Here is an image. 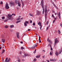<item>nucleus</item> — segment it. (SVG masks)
Wrapping results in <instances>:
<instances>
[{
    "mask_svg": "<svg viewBox=\"0 0 62 62\" xmlns=\"http://www.w3.org/2000/svg\"><path fill=\"white\" fill-rule=\"evenodd\" d=\"M44 2L43 0H42L41 1V5L43 9V14H44V11H45V9H44V5L43 4Z\"/></svg>",
    "mask_w": 62,
    "mask_h": 62,
    "instance_id": "nucleus-1",
    "label": "nucleus"
},
{
    "mask_svg": "<svg viewBox=\"0 0 62 62\" xmlns=\"http://www.w3.org/2000/svg\"><path fill=\"white\" fill-rule=\"evenodd\" d=\"M47 6H46L45 7V18L46 20L47 19Z\"/></svg>",
    "mask_w": 62,
    "mask_h": 62,
    "instance_id": "nucleus-2",
    "label": "nucleus"
},
{
    "mask_svg": "<svg viewBox=\"0 0 62 62\" xmlns=\"http://www.w3.org/2000/svg\"><path fill=\"white\" fill-rule=\"evenodd\" d=\"M62 52V50H61L58 53L57 51H56L55 53V54L56 55V56H58V54H61Z\"/></svg>",
    "mask_w": 62,
    "mask_h": 62,
    "instance_id": "nucleus-3",
    "label": "nucleus"
},
{
    "mask_svg": "<svg viewBox=\"0 0 62 62\" xmlns=\"http://www.w3.org/2000/svg\"><path fill=\"white\" fill-rule=\"evenodd\" d=\"M58 42V40L57 39V38H56L55 39V42H54V46H55L56 44V43Z\"/></svg>",
    "mask_w": 62,
    "mask_h": 62,
    "instance_id": "nucleus-4",
    "label": "nucleus"
},
{
    "mask_svg": "<svg viewBox=\"0 0 62 62\" xmlns=\"http://www.w3.org/2000/svg\"><path fill=\"white\" fill-rule=\"evenodd\" d=\"M5 8L6 9H8L9 8V6H8V3H6L5 5Z\"/></svg>",
    "mask_w": 62,
    "mask_h": 62,
    "instance_id": "nucleus-5",
    "label": "nucleus"
},
{
    "mask_svg": "<svg viewBox=\"0 0 62 62\" xmlns=\"http://www.w3.org/2000/svg\"><path fill=\"white\" fill-rule=\"evenodd\" d=\"M38 24V25H39L40 26H41L40 28V30H41V28H42V26L41 24V23H40V22H39Z\"/></svg>",
    "mask_w": 62,
    "mask_h": 62,
    "instance_id": "nucleus-6",
    "label": "nucleus"
},
{
    "mask_svg": "<svg viewBox=\"0 0 62 62\" xmlns=\"http://www.w3.org/2000/svg\"><path fill=\"white\" fill-rule=\"evenodd\" d=\"M37 44H35V45H34V46H33L32 47V49H34L35 48V47H37Z\"/></svg>",
    "mask_w": 62,
    "mask_h": 62,
    "instance_id": "nucleus-7",
    "label": "nucleus"
},
{
    "mask_svg": "<svg viewBox=\"0 0 62 62\" xmlns=\"http://www.w3.org/2000/svg\"><path fill=\"white\" fill-rule=\"evenodd\" d=\"M28 21H25V22L24 23V25L25 26H27V24L26 23H28Z\"/></svg>",
    "mask_w": 62,
    "mask_h": 62,
    "instance_id": "nucleus-8",
    "label": "nucleus"
},
{
    "mask_svg": "<svg viewBox=\"0 0 62 62\" xmlns=\"http://www.w3.org/2000/svg\"><path fill=\"white\" fill-rule=\"evenodd\" d=\"M10 4L11 6H13V5H14V3L13 2H10Z\"/></svg>",
    "mask_w": 62,
    "mask_h": 62,
    "instance_id": "nucleus-9",
    "label": "nucleus"
},
{
    "mask_svg": "<svg viewBox=\"0 0 62 62\" xmlns=\"http://www.w3.org/2000/svg\"><path fill=\"white\" fill-rule=\"evenodd\" d=\"M37 15H40V12L39 11H37Z\"/></svg>",
    "mask_w": 62,
    "mask_h": 62,
    "instance_id": "nucleus-10",
    "label": "nucleus"
},
{
    "mask_svg": "<svg viewBox=\"0 0 62 62\" xmlns=\"http://www.w3.org/2000/svg\"><path fill=\"white\" fill-rule=\"evenodd\" d=\"M12 15H11L10 14H8V16L9 17H10V18L8 17V19H9V20H10V18H11V17H12Z\"/></svg>",
    "mask_w": 62,
    "mask_h": 62,
    "instance_id": "nucleus-11",
    "label": "nucleus"
},
{
    "mask_svg": "<svg viewBox=\"0 0 62 62\" xmlns=\"http://www.w3.org/2000/svg\"><path fill=\"white\" fill-rule=\"evenodd\" d=\"M61 15V14L60 12H59V13L58 14V16L59 19L61 18V16H60V15Z\"/></svg>",
    "mask_w": 62,
    "mask_h": 62,
    "instance_id": "nucleus-12",
    "label": "nucleus"
},
{
    "mask_svg": "<svg viewBox=\"0 0 62 62\" xmlns=\"http://www.w3.org/2000/svg\"><path fill=\"white\" fill-rule=\"evenodd\" d=\"M56 60L55 59H53L52 60L51 59H50V61H56Z\"/></svg>",
    "mask_w": 62,
    "mask_h": 62,
    "instance_id": "nucleus-13",
    "label": "nucleus"
},
{
    "mask_svg": "<svg viewBox=\"0 0 62 62\" xmlns=\"http://www.w3.org/2000/svg\"><path fill=\"white\" fill-rule=\"evenodd\" d=\"M19 32H17L16 33V36L17 38L18 39H19Z\"/></svg>",
    "mask_w": 62,
    "mask_h": 62,
    "instance_id": "nucleus-14",
    "label": "nucleus"
},
{
    "mask_svg": "<svg viewBox=\"0 0 62 62\" xmlns=\"http://www.w3.org/2000/svg\"><path fill=\"white\" fill-rule=\"evenodd\" d=\"M27 56H28V54H24V55L23 56V57H26Z\"/></svg>",
    "mask_w": 62,
    "mask_h": 62,
    "instance_id": "nucleus-15",
    "label": "nucleus"
},
{
    "mask_svg": "<svg viewBox=\"0 0 62 62\" xmlns=\"http://www.w3.org/2000/svg\"><path fill=\"white\" fill-rule=\"evenodd\" d=\"M54 6V7H55V8H57V9H58V8H57V7H56V6H55V4H54H54H53Z\"/></svg>",
    "mask_w": 62,
    "mask_h": 62,
    "instance_id": "nucleus-16",
    "label": "nucleus"
},
{
    "mask_svg": "<svg viewBox=\"0 0 62 62\" xmlns=\"http://www.w3.org/2000/svg\"><path fill=\"white\" fill-rule=\"evenodd\" d=\"M54 6V7H55V8H57V9H58V8H57V7H56V6H55V4H54H54H53Z\"/></svg>",
    "mask_w": 62,
    "mask_h": 62,
    "instance_id": "nucleus-17",
    "label": "nucleus"
},
{
    "mask_svg": "<svg viewBox=\"0 0 62 62\" xmlns=\"http://www.w3.org/2000/svg\"><path fill=\"white\" fill-rule=\"evenodd\" d=\"M5 52V50L4 49H3L2 52L1 53V54H3V53H4V52Z\"/></svg>",
    "mask_w": 62,
    "mask_h": 62,
    "instance_id": "nucleus-18",
    "label": "nucleus"
},
{
    "mask_svg": "<svg viewBox=\"0 0 62 62\" xmlns=\"http://www.w3.org/2000/svg\"><path fill=\"white\" fill-rule=\"evenodd\" d=\"M15 3L16 4H18L19 3V2H18V1L16 0L15 1Z\"/></svg>",
    "mask_w": 62,
    "mask_h": 62,
    "instance_id": "nucleus-19",
    "label": "nucleus"
},
{
    "mask_svg": "<svg viewBox=\"0 0 62 62\" xmlns=\"http://www.w3.org/2000/svg\"><path fill=\"white\" fill-rule=\"evenodd\" d=\"M40 55H37L36 56V58H39V57H40Z\"/></svg>",
    "mask_w": 62,
    "mask_h": 62,
    "instance_id": "nucleus-20",
    "label": "nucleus"
},
{
    "mask_svg": "<svg viewBox=\"0 0 62 62\" xmlns=\"http://www.w3.org/2000/svg\"><path fill=\"white\" fill-rule=\"evenodd\" d=\"M1 40L2 41V42H3V43H4L5 42V40L4 39H2Z\"/></svg>",
    "mask_w": 62,
    "mask_h": 62,
    "instance_id": "nucleus-21",
    "label": "nucleus"
},
{
    "mask_svg": "<svg viewBox=\"0 0 62 62\" xmlns=\"http://www.w3.org/2000/svg\"><path fill=\"white\" fill-rule=\"evenodd\" d=\"M23 0H21V1L22 3V8H23V6H24V5L23 4V1H22Z\"/></svg>",
    "mask_w": 62,
    "mask_h": 62,
    "instance_id": "nucleus-22",
    "label": "nucleus"
},
{
    "mask_svg": "<svg viewBox=\"0 0 62 62\" xmlns=\"http://www.w3.org/2000/svg\"><path fill=\"white\" fill-rule=\"evenodd\" d=\"M18 59H17V61L18 62H20V58L18 57Z\"/></svg>",
    "mask_w": 62,
    "mask_h": 62,
    "instance_id": "nucleus-23",
    "label": "nucleus"
},
{
    "mask_svg": "<svg viewBox=\"0 0 62 62\" xmlns=\"http://www.w3.org/2000/svg\"><path fill=\"white\" fill-rule=\"evenodd\" d=\"M58 34H60L61 33V32H60V30H58Z\"/></svg>",
    "mask_w": 62,
    "mask_h": 62,
    "instance_id": "nucleus-24",
    "label": "nucleus"
},
{
    "mask_svg": "<svg viewBox=\"0 0 62 62\" xmlns=\"http://www.w3.org/2000/svg\"><path fill=\"white\" fill-rule=\"evenodd\" d=\"M39 42H41V40H40V37L39 36Z\"/></svg>",
    "mask_w": 62,
    "mask_h": 62,
    "instance_id": "nucleus-25",
    "label": "nucleus"
},
{
    "mask_svg": "<svg viewBox=\"0 0 62 62\" xmlns=\"http://www.w3.org/2000/svg\"><path fill=\"white\" fill-rule=\"evenodd\" d=\"M50 25H49V26L47 27V28H46V30H48V28H49V27H50Z\"/></svg>",
    "mask_w": 62,
    "mask_h": 62,
    "instance_id": "nucleus-26",
    "label": "nucleus"
},
{
    "mask_svg": "<svg viewBox=\"0 0 62 62\" xmlns=\"http://www.w3.org/2000/svg\"><path fill=\"white\" fill-rule=\"evenodd\" d=\"M10 58H9L8 59L7 61V62H9L10 61Z\"/></svg>",
    "mask_w": 62,
    "mask_h": 62,
    "instance_id": "nucleus-27",
    "label": "nucleus"
},
{
    "mask_svg": "<svg viewBox=\"0 0 62 62\" xmlns=\"http://www.w3.org/2000/svg\"><path fill=\"white\" fill-rule=\"evenodd\" d=\"M21 4H19V3H18V6H19V7H21Z\"/></svg>",
    "mask_w": 62,
    "mask_h": 62,
    "instance_id": "nucleus-28",
    "label": "nucleus"
},
{
    "mask_svg": "<svg viewBox=\"0 0 62 62\" xmlns=\"http://www.w3.org/2000/svg\"><path fill=\"white\" fill-rule=\"evenodd\" d=\"M29 15L31 16H33V14H31V13H30Z\"/></svg>",
    "mask_w": 62,
    "mask_h": 62,
    "instance_id": "nucleus-29",
    "label": "nucleus"
},
{
    "mask_svg": "<svg viewBox=\"0 0 62 62\" xmlns=\"http://www.w3.org/2000/svg\"><path fill=\"white\" fill-rule=\"evenodd\" d=\"M53 54V52L52 51L50 52V55H52V54Z\"/></svg>",
    "mask_w": 62,
    "mask_h": 62,
    "instance_id": "nucleus-30",
    "label": "nucleus"
},
{
    "mask_svg": "<svg viewBox=\"0 0 62 62\" xmlns=\"http://www.w3.org/2000/svg\"><path fill=\"white\" fill-rule=\"evenodd\" d=\"M21 22V20H19V21H18L16 22V23H18L20 22Z\"/></svg>",
    "mask_w": 62,
    "mask_h": 62,
    "instance_id": "nucleus-31",
    "label": "nucleus"
},
{
    "mask_svg": "<svg viewBox=\"0 0 62 62\" xmlns=\"http://www.w3.org/2000/svg\"><path fill=\"white\" fill-rule=\"evenodd\" d=\"M14 27V25H12L10 26V28H12V27Z\"/></svg>",
    "mask_w": 62,
    "mask_h": 62,
    "instance_id": "nucleus-32",
    "label": "nucleus"
},
{
    "mask_svg": "<svg viewBox=\"0 0 62 62\" xmlns=\"http://www.w3.org/2000/svg\"><path fill=\"white\" fill-rule=\"evenodd\" d=\"M47 41L48 42H50L51 41V40H49V39L48 38L47 39Z\"/></svg>",
    "mask_w": 62,
    "mask_h": 62,
    "instance_id": "nucleus-33",
    "label": "nucleus"
},
{
    "mask_svg": "<svg viewBox=\"0 0 62 62\" xmlns=\"http://www.w3.org/2000/svg\"><path fill=\"white\" fill-rule=\"evenodd\" d=\"M8 27V26L7 25H6L5 26V28H7Z\"/></svg>",
    "mask_w": 62,
    "mask_h": 62,
    "instance_id": "nucleus-34",
    "label": "nucleus"
},
{
    "mask_svg": "<svg viewBox=\"0 0 62 62\" xmlns=\"http://www.w3.org/2000/svg\"><path fill=\"white\" fill-rule=\"evenodd\" d=\"M8 58H6V60H5V61L6 62L7 61V60H8Z\"/></svg>",
    "mask_w": 62,
    "mask_h": 62,
    "instance_id": "nucleus-35",
    "label": "nucleus"
},
{
    "mask_svg": "<svg viewBox=\"0 0 62 62\" xmlns=\"http://www.w3.org/2000/svg\"><path fill=\"white\" fill-rule=\"evenodd\" d=\"M33 61V62H36V59H34Z\"/></svg>",
    "mask_w": 62,
    "mask_h": 62,
    "instance_id": "nucleus-36",
    "label": "nucleus"
},
{
    "mask_svg": "<svg viewBox=\"0 0 62 62\" xmlns=\"http://www.w3.org/2000/svg\"><path fill=\"white\" fill-rule=\"evenodd\" d=\"M5 18V17L4 16H3L2 17V20H4Z\"/></svg>",
    "mask_w": 62,
    "mask_h": 62,
    "instance_id": "nucleus-37",
    "label": "nucleus"
},
{
    "mask_svg": "<svg viewBox=\"0 0 62 62\" xmlns=\"http://www.w3.org/2000/svg\"><path fill=\"white\" fill-rule=\"evenodd\" d=\"M3 4V2L1 1L0 2V5H1V4Z\"/></svg>",
    "mask_w": 62,
    "mask_h": 62,
    "instance_id": "nucleus-38",
    "label": "nucleus"
},
{
    "mask_svg": "<svg viewBox=\"0 0 62 62\" xmlns=\"http://www.w3.org/2000/svg\"><path fill=\"white\" fill-rule=\"evenodd\" d=\"M55 20H54L53 21V23H55Z\"/></svg>",
    "mask_w": 62,
    "mask_h": 62,
    "instance_id": "nucleus-39",
    "label": "nucleus"
},
{
    "mask_svg": "<svg viewBox=\"0 0 62 62\" xmlns=\"http://www.w3.org/2000/svg\"><path fill=\"white\" fill-rule=\"evenodd\" d=\"M1 45V47H2V48H3V47H4H4H5V45H4L3 44L2 45Z\"/></svg>",
    "mask_w": 62,
    "mask_h": 62,
    "instance_id": "nucleus-40",
    "label": "nucleus"
},
{
    "mask_svg": "<svg viewBox=\"0 0 62 62\" xmlns=\"http://www.w3.org/2000/svg\"><path fill=\"white\" fill-rule=\"evenodd\" d=\"M48 47H49V46H50L51 47V44H49V45L48 46Z\"/></svg>",
    "mask_w": 62,
    "mask_h": 62,
    "instance_id": "nucleus-41",
    "label": "nucleus"
},
{
    "mask_svg": "<svg viewBox=\"0 0 62 62\" xmlns=\"http://www.w3.org/2000/svg\"><path fill=\"white\" fill-rule=\"evenodd\" d=\"M20 20V18H18L16 19V20Z\"/></svg>",
    "mask_w": 62,
    "mask_h": 62,
    "instance_id": "nucleus-42",
    "label": "nucleus"
},
{
    "mask_svg": "<svg viewBox=\"0 0 62 62\" xmlns=\"http://www.w3.org/2000/svg\"><path fill=\"white\" fill-rule=\"evenodd\" d=\"M21 49L22 50H23V49H24V48H23V47H21Z\"/></svg>",
    "mask_w": 62,
    "mask_h": 62,
    "instance_id": "nucleus-43",
    "label": "nucleus"
},
{
    "mask_svg": "<svg viewBox=\"0 0 62 62\" xmlns=\"http://www.w3.org/2000/svg\"><path fill=\"white\" fill-rule=\"evenodd\" d=\"M50 48H51V51H52L53 50V48H52L51 46Z\"/></svg>",
    "mask_w": 62,
    "mask_h": 62,
    "instance_id": "nucleus-44",
    "label": "nucleus"
},
{
    "mask_svg": "<svg viewBox=\"0 0 62 62\" xmlns=\"http://www.w3.org/2000/svg\"><path fill=\"white\" fill-rule=\"evenodd\" d=\"M22 61H23V62L24 61H25V60H24L23 59H22Z\"/></svg>",
    "mask_w": 62,
    "mask_h": 62,
    "instance_id": "nucleus-45",
    "label": "nucleus"
},
{
    "mask_svg": "<svg viewBox=\"0 0 62 62\" xmlns=\"http://www.w3.org/2000/svg\"><path fill=\"white\" fill-rule=\"evenodd\" d=\"M33 25H35V23H34V22L33 23Z\"/></svg>",
    "mask_w": 62,
    "mask_h": 62,
    "instance_id": "nucleus-46",
    "label": "nucleus"
},
{
    "mask_svg": "<svg viewBox=\"0 0 62 62\" xmlns=\"http://www.w3.org/2000/svg\"><path fill=\"white\" fill-rule=\"evenodd\" d=\"M46 24L47 25V24H48V23H49V22L48 21H47L46 23Z\"/></svg>",
    "mask_w": 62,
    "mask_h": 62,
    "instance_id": "nucleus-47",
    "label": "nucleus"
},
{
    "mask_svg": "<svg viewBox=\"0 0 62 62\" xmlns=\"http://www.w3.org/2000/svg\"><path fill=\"white\" fill-rule=\"evenodd\" d=\"M30 23H32V20H30Z\"/></svg>",
    "mask_w": 62,
    "mask_h": 62,
    "instance_id": "nucleus-48",
    "label": "nucleus"
},
{
    "mask_svg": "<svg viewBox=\"0 0 62 62\" xmlns=\"http://www.w3.org/2000/svg\"><path fill=\"white\" fill-rule=\"evenodd\" d=\"M60 26L61 27H62V24L61 23L60 24Z\"/></svg>",
    "mask_w": 62,
    "mask_h": 62,
    "instance_id": "nucleus-49",
    "label": "nucleus"
},
{
    "mask_svg": "<svg viewBox=\"0 0 62 62\" xmlns=\"http://www.w3.org/2000/svg\"><path fill=\"white\" fill-rule=\"evenodd\" d=\"M12 16L13 15H14V16H15V15L14 14H12Z\"/></svg>",
    "mask_w": 62,
    "mask_h": 62,
    "instance_id": "nucleus-50",
    "label": "nucleus"
},
{
    "mask_svg": "<svg viewBox=\"0 0 62 62\" xmlns=\"http://www.w3.org/2000/svg\"><path fill=\"white\" fill-rule=\"evenodd\" d=\"M10 31H13V30H11L10 29Z\"/></svg>",
    "mask_w": 62,
    "mask_h": 62,
    "instance_id": "nucleus-51",
    "label": "nucleus"
},
{
    "mask_svg": "<svg viewBox=\"0 0 62 62\" xmlns=\"http://www.w3.org/2000/svg\"><path fill=\"white\" fill-rule=\"evenodd\" d=\"M54 16V14H53L52 16V17H53Z\"/></svg>",
    "mask_w": 62,
    "mask_h": 62,
    "instance_id": "nucleus-52",
    "label": "nucleus"
},
{
    "mask_svg": "<svg viewBox=\"0 0 62 62\" xmlns=\"http://www.w3.org/2000/svg\"><path fill=\"white\" fill-rule=\"evenodd\" d=\"M49 43L51 44H52V42L51 41H50V42H49Z\"/></svg>",
    "mask_w": 62,
    "mask_h": 62,
    "instance_id": "nucleus-53",
    "label": "nucleus"
},
{
    "mask_svg": "<svg viewBox=\"0 0 62 62\" xmlns=\"http://www.w3.org/2000/svg\"><path fill=\"white\" fill-rule=\"evenodd\" d=\"M36 53V52L35 51H34V54H35V53Z\"/></svg>",
    "mask_w": 62,
    "mask_h": 62,
    "instance_id": "nucleus-54",
    "label": "nucleus"
},
{
    "mask_svg": "<svg viewBox=\"0 0 62 62\" xmlns=\"http://www.w3.org/2000/svg\"><path fill=\"white\" fill-rule=\"evenodd\" d=\"M43 51L44 52H45V51L44 50H43Z\"/></svg>",
    "mask_w": 62,
    "mask_h": 62,
    "instance_id": "nucleus-55",
    "label": "nucleus"
},
{
    "mask_svg": "<svg viewBox=\"0 0 62 62\" xmlns=\"http://www.w3.org/2000/svg\"><path fill=\"white\" fill-rule=\"evenodd\" d=\"M46 61H47V62H50V61H49V60H47Z\"/></svg>",
    "mask_w": 62,
    "mask_h": 62,
    "instance_id": "nucleus-56",
    "label": "nucleus"
},
{
    "mask_svg": "<svg viewBox=\"0 0 62 62\" xmlns=\"http://www.w3.org/2000/svg\"><path fill=\"white\" fill-rule=\"evenodd\" d=\"M19 54H22V52H20Z\"/></svg>",
    "mask_w": 62,
    "mask_h": 62,
    "instance_id": "nucleus-57",
    "label": "nucleus"
},
{
    "mask_svg": "<svg viewBox=\"0 0 62 62\" xmlns=\"http://www.w3.org/2000/svg\"><path fill=\"white\" fill-rule=\"evenodd\" d=\"M21 43H22V44H23V42H22V41H21Z\"/></svg>",
    "mask_w": 62,
    "mask_h": 62,
    "instance_id": "nucleus-58",
    "label": "nucleus"
},
{
    "mask_svg": "<svg viewBox=\"0 0 62 62\" xmlns=\"http://www.w3.org/2000/svg\"><path fill=\"white\" fill-rule=\"evenodd\" d=\"M23 18H21L20 19V20H23Z\"/></svg>",
    "mask_w": 62,
    "mask_h": 62,
    "instance_id": "nucleus-59",
    "label": "nucleus"
},
{
    "mask_svg": "<svg viewBox=\"0 0 62 62\" xmlns=\"http://www.w3.org/2000/svg\"><path fill=\"white\" fill-rule=\"evenodd\" d=\"M54 20H56V18H54Z\"/></svg>",
    "mask_w": 62,
    "mask_h": 62,
    "instance_id": "nucleus-60",
    "label": "nucleus"
},
{
    "mask_svg": "<svg viewBox=\"0 0 62 62\" xmlns=\"http://www.w3.org/2000/svg\"><path fill=\"white\" fill-rule=\"evenodd\" d=\"M47 11H50V10H47Z\"/></svg>",
    "mask_w": 62,
    "mask_h": 62,
    "instance_id": "nucleus-61",
    "label": "nucleus"
},
{
    "mask_svg": "<svg viewBox=\"0 0 62 62\" xmlns=\"http://www.w3.org/2000/svg\"><path fill=\"white\" fill-rule=\"evenodd\" d=\"M28 31H30V29H29L28 30Z\"/></svg>",
    "mask_w": 62,
    "mask_h": 62,
    "instance_id": "nucleus-62",
    "label": "nucleus"
},
{
    "mask_svg": "<svg viewBox=\"0 0 62 62\" xmlns=\"http://www.w3.org/2000/svg\"><path fill=\"white\" fill-rule=\"evenodd\" d=\"M37 50V49H35V52H36V50Z\"/></svg>",
    "mask_w": 62,
    "mask_h": 62,
    "instance_id": "nucleus-63",
    "label": "nucleus"
},
{
    "mask_svg": "<svg viewBox=\"0 0 62 62\" xmlns=\"http://www.w3.org/2000/svg\"><path fill=\"white\" fill-rule=\"evenodd\" d=\"M44 57H44V56H43V58H44Z\"/></svg>",
    "mask_w": 62,
    "mask_h": 62,
    "instance_id": "nucleus-64",
    "label": "nucleus"
}]
</instances>
